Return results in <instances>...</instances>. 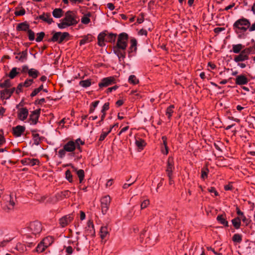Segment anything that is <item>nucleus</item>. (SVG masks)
Here are the masks:
<instances>
[{
	"label": "nucleus",
	"mask_w": 255,
	"mask_h": 255,
	"mask_svg": "<svg viewBox=\"0 0 255 255\" xmlns=\"http://www.w3.org/2000/svg\"><path fill=\"white\" fill-rule=\"evenodd\" d=\"M30 232L33 234H39L42 230L41 224L38 221L31 223L29 226Z\"/></svg>",
	"instance_id": "8"
},
{
	"label": "nucleus",
	"mask_w": 255,
	"mask_h": 255,
	"mask_svg": "<svg viewBox=\"0 0 255 255\" xmlns=\"http://www.w3.org/2000/svg\"><path fill=\"white\" fill-rule=\"evenodd\" d=\"M161 152L165 155H167L168 153V146H162L161 149Z\"/></svg>",
	"instance_id": "59"
},
{
	"label": "nucleus",
	"mask_w": 255,
	"mask_h": 255,
	"mask_svg": "<svg viewBox=\"0 0 255 255\" xmlns=\"http://www.w3.org/2000/svg\"><path fill=\"white\" fill-rule=\"evenodd\" d=\"M89 42V38L87 37H84L83 39L80 40V44L83 45L86 44V43Z\"/></svg>",
	"instance_id": "61"
},
{
	"label": "nucleus",
	"mask_w": 255,
	"mask_h": 255,
	"mask_svg": "<svg viewBox=\"0 0 255 255\" xmlns=\"http://www.w3.org/2000/svg\"><path fill=\"white\" fill-rule=\"evenodd\" d=\"M28 75L33 79H35L39 75V72L33 68H31L28 71Z\"/></svg>",
	"instance_id": "25"
},
{
	"label": "nucleus",
	"mask_w": 255,
	"mask_h": 255,
	"mask_svg": "<svg viewBox=\"0 0 255 255\" xmlns=\"http://www.w3.org/2000/svg\"><path fill=\"white\" fill-rule=\"evenodd\" d=\"M42 244H44L45 247L47 248L49 247L53 242V238L51 237H47L44 238L42 241Z\"/></svg>",
	"instance_id": "27"
},
{
	"label": "nucleus",
	"mask_w": 255,
	"mask_h": 255,
	"mask_svg": "<svg viewBox=\"0 0 255 255\" xmlns=\"http://www.w3.org/2000/svg\"><path fill=\"white\" fill-rule=\"evenodd\" d=\"M76 174L79 178L80 182L81 183L85 176L84 170L82 169H79L77 171Z\"/></svg>",
	"instance_id": "34"
},
{
	"label": "nucleus",
	"mask_w": 255,
	"mask_h": 255,
	"mask_svg": "<svg viewBox=\"0 0 255 255\" xmlns=\"http://www.w3.org/2000/svg\"><path fill=\"white\" fill-rule=\"evenodd\" d=\"M235 82L236 84L237 85H243L247 84L248 83V80L245 76L240 75L237 76Z\"/></svg>",
	"instance_id": "17"
},
{
	"label": "nucleus",
	"mask_w": 255,
	"mask_h": 255,
	"mask_svg": "<svg viewBox=\"0 0 255 255\" xmlns=\"http://www.w3.org/2000/svg\"><path fill=\"white\" fill-rule=\"evenodd\" d=\"M244 45L242 44H233L232 45V49L231 51L233 53L237 54L241 52L243 49L244 48Z\"/></svg>",
	"instance_id": "21"
},
{
	"label": "nucleus",
	"mask_w": 255,
	"mask_h": 255,
	"mask_svg": "<svg viewBox=\"0 0 255 255\" xmlns=\"http://www.w3.org/2000/svg\"><path fill=\"white\" fill-rule=\"evenodd\" d=\"M28 38L30 40L32 41L35 39V34L33 31L31 29H29L28 31Z\"/></svg>",
	"instance_id": "46"
},
{
	"label": "nucleus",
	"mask_w": 255,
	"mask_h": 255,
	"mask_svg": "<svg viewBox=\"0 0 255 255\" xmlns=\"http://www.w3.org/2000/svg\"><path fill=\"white\" fill-rule=\"evenodd\" d=\"M5 205L3 208L5 210H12L15 205V196L13 194L6 195L4 197Z\"/></svg>",
	"instance_id": "5"
},
{
	"label": "nucleus",
	"mask_w": 255,
	"mask_h": 255,
	"mask_svg": "<svg viewBox=\"0 0 255 255\" xmlns=\"http://www.w3.org/2000/svg\"><path fill=\"white\" fill-rule=\"evenodd\" d=\"M25 128L22 126H17L13 128V133L16 137H20L24 132Z\"/></svg>",
	"instance_id": "15"
},
{
	"label": "nucleus",
	"mask_w": 255,
	"mask_h": 255,
	"mask_svg": "<svg viewBox=\"0 0 255 255\" xmlns=\"http://www.w3.org/2000/svg\"><path fill=\"white\" fill-rule=\"evenodd\" d=\"M233 241L234 242L240 243L242 241V236L241 235L236 234L233 237Z\"/></svg>",
	"instance_id": "41"
},
{
	"label": "nucleus",
	"mask_w": 255,
	"mask_h": 255,
	"mask_svg": "<svg viewBox=\"0 0 255 255\" xmlns=\"http://www.w3.org/2000/svg\"><path fill=\"white\" fill-rule=\"evenodd\" d=\"M208 171H209V170L208 169H203L202 170L201 177L202 179H205L207 177V174H208Z\"/></svg>",
	"instance_id": "54"
},
{
	"label": "nucleus",
	"mask_w": 255,
	"mask_h": 255,
	"mask_svg": "<svg viewBox=\"0 0 255 255\" xmlns=\"http://www.w3.org/2000/svg\"><path fill=\"white\" fill-rule=\"evenodd\" d=\"M12 239L11 238H6L2 242H0V246L1 247H4L5 246L7 243H8L9 242H10Z\"/></svg>",
	"instance_id": "56"
},
{
	"label": "nucleus",
	"mask_w": 255,
	"mask_h": 255,
	"mask_svg": "<svg viewBox=\"0 0 255 255\" xmlns=\"http://www.w3.org/2000/svg\"><path fill=\"white\" fill-rule=\"evenodd\" d=\"M22 162L24 165L32 166L35 165H38L39 163V161L37 159L26 158L22 160Z\"/></svg>",
	"instance_id": "18"
},
{
	"label": "nucleus",
	"mask_w": 255,
	"mask_h": 255,
	"mask_svg": "<svg viewBox=\"0 0 255 255\" xmlns=\"http://www.w3.org/2000/svg\"><path fill=\"white\" fill-rule=\"evenodd\" d=\"M43 85H41L39 88L35 89L34 91L31 93L30 96L31 97H34L36 96L40 91H41L43 89Z\"/></svg>",
	"instance_id": "44"
},
{
	"label": "nucleus",
	"mask_w": 255,
	"mask_h": 255,
	"mask_svg": "<svg viewBox=\"0 0 255 255\" xmlns=\"http://www.w3.org/2000/svg\"><path fill=\"white\" fill-rule=\"evenodd\" d=\"M84 142L80 138H78L75 140H70L65 143L62 148L59 150L58 152V157L60 158H63L68 153L70 157L75 156V151L78 149L80 152L81 151V145H83Z\"/></svg>",
	"instance_id": "1"
},
{
	"label": "nucleus",
	"mask_w": 255,
	"mask_h": 255,
	"mask_svg": "<svg viewBox=\"0 0 255 255\" xmlns=\"http://www.w3.org/2000/svg\"><path fill=\"white\" fill-rule=\"evenodd\" d=\"M15 249L19 252H23L25 250L26 248L24 245L18 243L16 244Z\"/></svg>",
	"instance_id": "39"
},
{
	"label": "nucleus",
	"mask_w": 255,
	"mask_h": 255,
	"mask_svg": "<svg viewBox=\"0 0 255 255\" xmlns=\"http://www.w3.org/2000/svg\"><path fill=\"white\" fill-rule=\"evenodd\" d=\"M111 132V128H110L109 130L106 132L103 131L100 136L99 140L103 141L105 139L106 137L108 135V134Z\"/></svg>",
	"instance_id": "42"
},
{
	"label": "nucleus",
	"mask_w": 255,
	"mask_h": 255,
	"mask_svg": "<svg viewBox=\"0 0 255 255\" xmlns=\"http://www.w3.org/2000/svg\"><path fill=\"white\" fill-rule=\"evenodd\" d=\"M33 138L35 143L36 144H38L39 141L40 140L39 135L38 134H34Z\"/></svg>",
	"instance_id": "58"
},
{
	"label": "nucleus",
	"mask_w": 255,
	"mask_h": 255,
	"mask_svg": "<svg viewBox=\"0 0 255 255\" xmlns=\"http://www.w3.org/2000/svg\"><path fill=\"white\" fill-rule=\"evenodd\" d=\"M46 247H45L44 244H42V241L38 245L36 248V251L37 252L41 253L43 252L45 249L46 248Z\"/></svg>",
	"instance_id": "38"
},
{
	"label": "nucleus",
	"mask_w": 255,
	"mask_h": 255,
	"mask_svg": "<svg viewBox=\"0 0 255 255\" xmlns=\"http://www.w3.org/2000/svg\"><path fill=\"white\" fill-rule=\"evenodd\" d=\"M241 219V221L242 220V221L246 224V225L247 226L250 223V220H248L245 215H243V216H242L240 218Z\"/></svg>",
	"instance_id": "57"
},
{
	"label": "nucleus",
	"mask_w": 255,
	"mask_h": 255,
	"mask_svg": "<svg viewBox=\"0 0 255 255\" xmlns=\"http://www.w3.org/2000/svg\"><path fill=\"white\" fill-rule=\"evenodd\" d=\"M102 212L103 214H106L109 209V206L111 202V198L109 195L103 197L101 200Z\"/></svg>",
	"instance_id": "7"
},
{
	"label": "nucleus",
	"mask_w": 255,
	"mask_h": 255,
	"mask_svg": "<svg viewBox=\"0 0 255 255\" xmlns=\"http://www.w3.org/2000/svg\"><path fill=\"white\" fill-rule=\"evenodd\" d=\"M128 82L131 84L136 85L138 83L139 80L135 75H131L128 77Z\"/></svg>",
	"instance_id": "26"
},
{
	"label": "nucleus",
	"mask_w": 255,
	"mask_h": 255,
	"mask_svg": "<svg viewBox=\"0 0 255 255\" xmlns=\"http://www.w3.org/2000/svg\"><path fill=\"white\" fill-rule=\"evenodd\" d=\"M27 52L26 50L23 51L18 53L15 57V58L21 62L25 61L27 59Z\"/></svg>",
	"instance_id": "19"
},
{
	"label": "nucleus",
	"mask_w": 255,
	"mask_h": 255,
	"mask_svg": "<svg viewBox=\"0 0 255 255\" xmlns=\"http://www.w3.org/2000/svg\"><path fill=\"white\" fill-rule=\"evenodd\" d=\"M78 21L75 12L68 11L65 13L64 17L60 20V22L57 24V26L60 29H64L76 25Z\"/></svg>",
	"instance_id": "3"
},
{
	"label": "nucleus",
	"mask_w": 255,
	"mask_h": 255,
	"mask_svg": "<svg viewBox=\"0 0 255 255\" xmlns=\"http://www.w3.org/2000/svg\"><path fill=\"white\" fill-rule=\"evenodd\" d=\"M149 204V201L148 199H146L143 200L140 205L141 209H143L147 207L148 205Z\"/></svg>",
	"instance_id": "47"
},
{
	"label": "nucleus",
	"mask_w": 255,
	"mask_h": 255,
	"mask_svg": "<svg viewBox=\"0 0 255 255\" xmlns=\"http://www.w3.org/2000/svg\"><path fill=\"white\" fill-rule=\"evenodd\" d=\"M109 109V103H106L104 104L102 107V109L101 110L102 113H106V111H107Z\"/></svg>",
	"instance_id": "53"
},
{
	"label": "nucleus",
	"mask_w": 255,
	"mask_h": 255,
	"mask_svg": "<svg viewBox=\"0 0 255 255\" xmlns=\"http://www.w3.org/2000/svg\"><path fill=\"white\" fill-rule=\"evenodd\" d=\"M79 85L84 88H87L91 85V80L89 79L80 81Z\"/></svg>",
	"instance_id": "31"
},
{
	"label": "nucleus",
	"mask_w": 255,
	"mask_h": 255,
	"mask_svg": "<svg viewBox=\"0 0 255 255\" xmlns=\"http://www.w3.org/2000/svg\"><path fill=\"white\" fill-rule=\"evenodd\" d=\"M65 176L66 179L68 180L70 182H72L73 181L72 175L70 170H68L66 171Z\"/></svg>",
	"instance_id": "43"
},
{
	"label": "nucleus",
	"mask_w": 255,
	"mask_h": 255,
	"mask_svg": "<svg viewBox=\"0 0 255 255\" xmlns=\"http://www.w3.org/2000/svg\"><path fill=\"white\" fill-rule=\"evenodd\" d=\"M10 85V82L9 80H6L3 83L0 84V87L5 89L9 88Z\"/></svg>",
	"instance_id": "37"
},
{
	"label": "nucleus",
	"mask_w": 255,
	"mask_h": 255,
	"mask_svg": "<svg viewBox=\"0 0 255 255\" xmlns=\"http://www.w3.org/2000/svg\"><path fill=\"white\" fill-rule=\"evenodd\" d=\"M174 107L173 105L170 106L166 110V115L168 116V119H170L172 114L173 113V109Z\"/></svg>",
	"instance_id": "35"
},
{
	"label": "nucleus",
	"mask_w": 255,
	"mask_h": 255,
	"mask_svg": "<svg viewBox=\"0 0 255 255\" xmlns=\"http://www.w3.org/2000/svg\"><path fill=\"white\" fill-rule=\"evenodd\" d=\"M33 82V79H29L26 80L25 81V82L22 84L23 86L28 87L32 84Z\"/></svg>",
	"instance_id": "51"
},
{
	"label": "nucleus",
	"mask_w": 255,
	"mask_h": 255,
	"mask_svg": "<svg viewBox=\"0 0 255 255\" xmlns=\"http://www.w3.org/2000/svg\"><path fill=\"white\" fill-rule=\"evenodd\" d=\"M69 36V34L68 32H57L54 34L51 39V41L53 42H58V43H61L65 39Z\"/></svg>",
	"instance_id": "6"
},
{
	"label": "nucleus",
	"mask_w": 255,
	"mask_h": 255,
	"mask_svg": "<svg viewBox=\"0 0 255 255\" xmlns=\"http://www.w3.org/2000/svg\"><path fill=\"white\" fill-rule=\"evenodd\" d=\"M107 37V35L104 32L100 33L98 36V39L100 40H105V37Z\"/></svg>",
	"instance_id": "55"
},
{
	"label": "nucleus",
	"mask_w": 255,
	"mask_h": 255,
	"mask_svg": "<svg viewBox=\"0 0 255 255\" xmlns=\"http://www.w3.org/2000/svg\"><path fill=\"white\" fill-rule=\"evenodd\" d=\"M209 192L210 193H214L215 196H217L218 195V192L216 191L215 189L213 187H211L208 189Z\"/></svg>",
	"instance_id": "64"
},
{
	"label": "nucleus",
	"mask_w": 255,
	"mask_h": 255,
	"mask_svg": "<svg viewBox=\"0 0 255 255\" xmlns=\"http://www.w3.org/2000/svg\"><path fill=\"white\" fill-rule=\"evenodd\" d=\"M99 104V101H96L92 103V105L91 106L90 109V113H93L94 112L95 109L98 106Z\"/></svg>",
	"instance_id": "45"
},
{
	"label": "nucleus",
	"mask_w": 255,
	"mask_h": 255,
	"mask_svg": "<svg viewBox=\"0 0 255 255\" xmlns=\"http://www.w3.org/2000/svg\"><path fill=\"white\" fill-rule=\"evenodd\" d=\"M28 115V111L27 109L22 108L19 110L18 117L20 120L24 121L27 119Z\"/></svg>",
	"instance_id": "16"
},
{
	"label": "nucleus",
	"mask_w": 255,
	"mask_h": 255,
	"mask_svg": "<svg viewBox=\"0 0 255 255\" xmlns=\"http://www.w3.org/2000/svg\"><path fill=\"white\" fill-rule=\"evenodd\" d=\"M115 83V79L113 77H108L103 78L99 83L100 88L106 87Z\"/></svg>",
	"instance_id": "10"
},
{
	"label": "nucleus",
	"mask_w": 255,
	"mask_h": 255,
	"mask_svg": "<svg viewBox=\"0 0 255 255\" xmlns=\"http://www.w3.org/2000/svg\"><path fill=\"white\" fill-rule=\"evenodd\" d=\"M15 91L14 88H7L0 91L1 98L3 99H8Z\"/></svg>",
	"instance_id": "13"
},
{
	"label": "nucleus",
	"mask_w": 255,
	"mask_h": 255,
	"mask_svg": "<svg viewBox=\"0 0 255 255\" xmlns=\"http://www.w3.org/2000/svg\"><path fill=\"white\" fill-rule=\"evenodd\" d=\"M135 143L136 145L140 149H142L145 144L144 141L140 138H139L138 139H136Z\"/></svg>",
	"instance_id": "32"
},
{
	"label": "nucleus",
	"mask_w": 255,
	"mask_h": 255,
	"mask_svg": "<svg viewBox=\"0 0 255 255\" xmlns=\"http://www.w3.org/2000/svg\"><path fill=\"white\" fill-rule=\"evenodd\" d=\"M217 221L222 225L227 226L228 222L225 219L224 216L223 215H219L217 217Z\"/></svg>",
	"instance_id": "29"
},
{
	"label": "nucleus",
	"mask_w": 255,
	"mask_h": 255,
	"mask_svg": "<svg viewBox=\"0 0 255 255\" xmlns=\"http://www.w3.org/2000/svg\"><path fill=\"white\" fill-rule=\"evenodd\" d=\"M118 88V86H114L112 87L109 88L107 90V93H109L112 92L113 91L116 90Z\"/></svg>",
	"instance_id": "62"
},
{
	"label": "nucleus",
	"mask_w": 255,
	"mask_h": 255,
	"mask_svg": "<svg viewBox=\"0 0 255 255\" xmlns=\"http://www.w3.org/2000/svg\"><path fill=\"white\" fill-rule=\"evenodd\" d=\"M44 36V33L43 32H41L37 34V37L36 38V42H40L43 39Z\"/></svg>",
	"instance_id": "48"
},
{
	"label": "nucleus",
	"mask_w": 255,
	"mask_h": 255,
	"mask_svg": "<svg viewBox=\"0 0 255 255\" xmlns=\"http://www.w3.org/2000/svg\"><path fill=\"white\" fill-rule=\"evenodd\" d=\"M5 142L2 130H0V146Z\"/></svg>",
	"instance_id": "49"
},
{
	"label": "nucleus",
	"mask_w": 255,
	"mask_h": 255,
	"mask_svg": "<svg viewBox=\"0 0 255 255\" xmlns=\"http://www.w3.org/2000/svg\"><path fill=\"white\" fill-rule=\"evenodd\" d=\"M40 111L36 110L32 112L30 115L29 123L30 125H36L38 122Z\"/></svg>",
	"instance_id": "11"
},
{
	"label": "nucleus",
	"mask_w": 255,
	"mask_h": 255,
	"mask_svg": "<svg viewBox=\"0 0 255 255\" xmlns=\"http://www.w3.org/2000/svg\"><path fill=\"white\" fill-rule=\"evenodd\" d=\"M109 234V230L107 227L102 226L100 230V236L102 239L106 238Z\"/></svg>",
	"instance_id": "23"
},
{
	"label": "nucleus",
	"mask_w": 255,
	"mask_h": 255,
	"mask_svg": "<svg viewBox=\"0 0 255 255\" xmlns=\"http://www.w3.org/2000/svg\"><path fill=\"white\" fill-rule=\"evenodd\" d=\"M87 225H88V229L87 230L90 231V233H91V234H93L94 233L93 224H92V222L89 221L88 222Z\"/></svg>",
	"instance_id": "50"
},
{
	"label": "nucleus",
	"mask_w": 255,
	"mask_h": 255,
	"mask_svg": "<svg viewBox=\"0 0 255 255\" xmlns=\"http://www.w3.org/2000/svg\"><path fill=\"white\" fill-rule=\"evenodd\" d=\"M232 222L233 226L236 229H238L240 228L241 222V219L239 217H237L233 219Z\"/></svg>",
	"instance_id": "28"
},
{
	"label": "nucleus",
	"mask_w": 255,
	"mask_h": 255,
	"mask_svg": "<svg viewBox=\"0 0 255 255\" xmlns=\"http://www.w3.org/2000/svg\"><path fill=\"white\" fill-rule=\"evenodd\" d=\"M66 252L67 254L66 255H71L73 252V249L71 247L68 246L66 248Z\"/></svg>",
	"instance_id": "60"
},
{
	"label": "nucleus",
	"mask_w": 255,
	"mask_h": 255,
	"mask_svg": "<svg viewBox=\"0 0 255 255\" xmlns=\"http://www.w3.org/2000/svg\"><path fill=\"white\" fill-rule=\"evenodd\" d=\"M128 35L126 33L119 34L116 45L114 47V52L120 61L126 57V50L128 45Z\"/></svg>",
	"instance_id": "2"
},
{
	"label": "nucleus",
	"mask_w": 255,
	"mask_h": 255,
	"mask_svg": "<svg viewBox=\"0 0 255 255\" xmlns=\"http://www.w3.org/2000/svg\"><path fill=\"white\" fill-rule=\"evenodd\" d=\"M63 11L62 9L57 8H55L52 11L53 16L56 18H59L63 15Z\"/></svg>",
	"instance_id": "22"
},
{
	"label": "nucleus",
	"mask_w": 255,
	"mask_h": 255,
	"mask_svg": "<svg viewBox=\"0 0 255 255\" xmlns=\"http://www.w3.org/2000/svg\"><path fill=\"white\" fill-rule=\"evenodd\" d=\"M136 45L137 41L136 39L134 38H132L130 40V52H133L136 50Z\"/></svg>",
	"instance_id": "30"
},
{
	"label": "nucleus",
	"mask_w": 255,
	"mask_h": 255,
	"mask_svg": "<svg viewBox=\"0 0 255 255\" xmlns=\"http://www.w3.org/2000/svg\"><path fill=\"white\" fill-rule=\"evenodd\" d=\"M116 35L113 33H110L107 35L106 41L108 42H114L116 40Z\"/></svg>",
	"instance_id": "33"
},
{
	"label": "nucleus",
	"mask_w": 255,
	"mask_h": 255,
	"mask_svg": "<svg viewBox=\"0 0 255 255\" xmlns=\"http://www.w3.org/2000/svg\"><path fill=\"white\" fill-rule=\"evenodd\" d=\"M237 63L238 66H239L241 68H245L247 66V64L245 62H242V63L239 62V63Z\"/></svg>",
	"instance_id": "63"
},
{
	"label": "nucleus",
	"mask_w": 255,
	"mask_h": 255,
	"mask_svg": "<svg viewBox=\"0 0 255 255\" xmlns=\"http://www.w3.org/2000/svg\"><path fill=\"white\" fill-rule=\"evenodd\" d=\"M73 219L72 216L70 215L65 216L60 219L59 224L61 227H65L72 221Z\"/></svg>",
	"instance_id": "14"
},
{
	"label": "nucleus",
	"mask_w": 255,
	"mask_h": 255,
	"mask_svg": "<svg viewBox=\"0 0 255 255\" xmlns=\"http://www.w3.org/2000/svg\"><path fill=\"white\" fill-rule=\"evenodd\" d=\"M250 25V22L248 19L243 18L235 21L233 24V28L236 33L238 34V37L243 38Z\"/></svg>",
	"instance_id": "4"
},
{
	"label": "nucleus",
	"mask_w": 255,
	"mask_h": 255,
	"mask_svg": "<svg viewBox=\"0 0 255 255\" xmlns=\"http://www.w3.org/2000/svg\"><path fill=\"white\" fill-rule=\"evenodd\" d=\"M17 29L18 30L28 31L29 29V26L27 23L22 22L18 24Z\"/></svg>",
	"instance_id": "24"
},
{
	"label": "nucleus",
	"mask_w": 255,
	"mask_h": 255,
	"mask_svg": "<svg viewBox=\"0 0 255 255\" xmlns=\"http://www.w3.org/2000/svg\"><path fill=\"white\" fill-rule=\"evenodd\" d=\"M39 19L46 22L48 24H51L53 22V19L51 17L50 13H43L39 16Z\"/></svg>",
	"instance_id": "20"
},
{
	"label": "nucleus",
	"mask_w": 255,
	"mask_h": 255,
	"mask_svg": "<svg viewBox=\"0 0 255 255\" xmlns=\"http://www.w3.org/2000/svg\"><path fill=\"white\" fill-rule=\"evenodd\" d=\"M17 74L18 72H17V68L16 67H14L11 70L9 74V77L11 79H13L17 75Z\"/></svg>",
	"instance_id": "40"
},
{
	"label": "nucleus",
	"mask_w": 255,
	"mask_h": 255,
	"mask_svg": "<svg viewBox=\"0 0 255 255\" xmlns=\"http://www.w3.org/2000/svg\"><path fill=\"white\" fill-rule=\"evenodd\" d=\"M249 59V55L246 53V50H243L238 55H236L234 57V61L236 63L245 62Z\"/></svg>",
	"instance_id": "9"
},
{
	"label": "nucleus",
	"mask_w": 255,
	"mask_h": 255,
	"mask_svg": "<svg viewBox=\"0 0 255 255\" xmlns=\"http://www.w3.org/2000/svg\"><path fill=\"white\" fill-rule=\"evenodd\" d=\"M90 16V13H88L86 15H84L82 18H81V22L82 23L87 24H88L90 21V19L89 18V17Z\"/></svg>",
	"instance_id": "36"
},
{
	"label": "nucleus",
	"mask_w": 255,
	"mask_h": 255,
	"mask_svg": "<svg viewBox=\"0 0 255 255\" xmlns=\"http://www.w3.org/2000/svg\"><path fill=\"white\" fill-rule=\"evenodd\" d=\"M25 11L24 9H21L18 10H16L14 12V14L16 16H21L24 15Z\"/></svg>",
	"instance_id": "52"
},
{
	"label": "nucleus",
	"mask_w": 255,
	"mask_h": 255,
	"mask_svg": "<svg viewBox=\"0 0 255 255\" xmlns=\"http://www.w3.org/2000/svg\"><path fill=\"white\" fill-rule=\"evenodd\" d=\"M174 169V160L172 157H169L167 160L166 172L167 175H172V172Z\"/></svg>",
	"instance_id": "12"
}]
</instances>
